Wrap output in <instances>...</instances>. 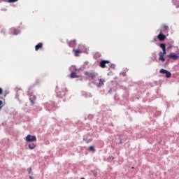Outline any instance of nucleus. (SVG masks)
<instances>
[{"mask_svg":"<svg viewBox=\"0 0 179 179\" xmlns=\"http://www.w3.org/2000/svg\"><path fill=\"white\" fill-rule=\"evenodd\" d=\"M1 33H3V34H5V31H1Z\"/></svg>","mask_w":179,"mask_h":179,"instance_id":"27","label":"nucleus"},{"mask_svg":"<svg viewBox=\"0 0 179 179\" xmlns=\"http://www.w3.org/2000/svg\"><path fill=\"white\" fill-rule=\"evenodd\" d=\"M93 176L94 177H97V172L93 171Z\"/></svg>","mask_w":179,"mask_h":179,"instance_id":"23","label":"nucleus"},{"mask_svg":"<svg viewBox=\"0 0 179 179\" xmlns=\"http://www.w3.org/2000/svg\"><path fill=\"white\" fill-rule=\"evenodd\" d=\"M106 64H110V62L108 61V60H102L101 62H100V66L101 68H104L106 66Z\"/></svg>","mask_w":179,"mask_h":179,"instance_id":"7","label":"nucleus"},{"mask_svg":"<svg viewBox=\"0 0 179 179\" xmlns=\"http://www.w3.org/2000/svg\"><path fill=\"white\" fill-rule=\"evenodd\" d=\"M36 146H37V145H36L34 143H29L28 145V148L31 149V150H33V149H36Z\"/></svg>","mask_w":179,"mask_h":179,"instance_id":"12","label":"nucleus"},{"mask_svg":"<svg viewBox=\"0 0 179 179\" xmlns=\"http://www.w3.org/2000/svg\"><path fill=\"white\" fill-rule=\"evenodd\" d=\"M43 49V43H39L35 46V51Z\"/></svg>","mask_w":179,"mask_h":179,"instance_id":"9","label":"nucleus"},{"mask_svg":"<svg viewBox=\"0 0 179 179\" xmlns=\"http://www.w3.org/2000/svg\"><path fill=\"white\" fill-rule=\"evenodd\" d=\"M157 38L158 40H159V41H164V40H166V36L164 34L160 33L158 36H157Z\"/></svg>","mask_w":179,"mask_h":179,"instance_id":"6","label":"nucleus"},{"mask_svg":"<svg viewBox=\"0 0 179 179\" xmlns=\"http://www.w3.org/2000/svg\"><path fill=\"white\" fill-rule=\"evenodd\" d=\"M85 76L87 78H91V79L94 80L96 77L98 76L97 73L94 72V71L91 70L90 71H85L84 73Z\"/></svg>","mask_w":179,"mask_h":179,"instance_id":"1","label":"nucleus"},{"mask_svg":"<svg viewBox=\"0 0 179 179\" xmlns=\"http://www.w3.org/2000/svg\"><path fill=\"white\" fill-rule=\"evenodd\" d=\"M159 47H161V48L162 49L163 52H164V54H166V44L165 43H161L159 45Z\"/></svg>","mask_w":179,"mask_h":179,"instance_id":"13","label":"nucleus"},{"mask_svg":"<svg viewBox=\"0 0 179 179\" xmlns=\"http://www.w3.org/2000/svg\"><path fill=\"white\" fill-rule=\"evenodd\" d=\"M88 150H90V152H96V150L94 149V146L93 145L90 146Z\"/></svg>","mask_w":179,"mask_h":179,"instance_id":"16","label":"nucleus"},{"mask_svg":"<svg viewBox=\"0 0 179 179\" xmlns=\"http://www.w3.org/2000/svg\"><path fill=\"white\" fill-rule=\"evenodd\" d=\"M25 141L26 142H36V141H37V138L36 136L28 134L25 138Z\"/></svg>","mask_w":179,"mask_h":179,"instance_id":"2","label":"nucleus"},{"mask_svg":"<svg viewBox=\"0 0 179 179\" xmlns=\"http://www.w3.org/2000/svg\"><path fill=\"white\" fill-rule=\"evenodd\" d=\"M161 29L162 31H164V33H168L169 31V27L166 24H163Z\"/></svg>","mask_w":179,"mask_h":179,"instance_id":"8","label":"nucleus"},{"mask_svg":"<svg viewBox=\"0 0 179 179\" xmlns=\"http://www.w3.org/2000/svg\"><path fill=\"white\" fill-rule=\"evenodd\" d=\"M169 57H170V58H172L173 59H174V60H176V59H178V58H179V54L178 53V54H175V55H169Z\"/></svg>","mask_w":179,"mask_h":179,"instance_id":"11","label":"nucleus"},{"mask_svg":"<svg viewBox=\"0 0 179 179\" xmlns=\"http://www.w3.org/2000/svg\"><path fill=\"white\" fill-rule=\"evenodd\" d=\"M164 55H166V53H164V52H159V61H162V62H164V61H166V59H164Z\"/></svg>","mask_w":179,"mask_h":179,"instance_id":"4","label":"nucleus"},{"mask_svg":"<svg viewBox=\"0 0 179 179\" xmlns=\"http://www.w3.org/2000/svg\"><path fill=\"white\" fill-rule=\"evenodd\" d=\"M68 44H69V47L73 48L75 47V45H76V40L71 41L68 43Z\"/></svg>","mask_w":179,"mask_h":179,"instance_id":"10","label":"nucleus"},{"mask_svg":"<svg viewBox=\"0 0 179 179\" xmlns=\"http://www.w3.org/2000/svg\"><path fill=\"white\" fill-rule=\"evenodd\" d=\"M65 92H68V90H66V88H64V90L62 91V96H65Z\"/></svg>","mask_w":179,"mask_h":179,"instance_id":"19","label":"nucleus"},{"mask_svg":"<svg viewBox=\"0 0 179 179\" xmlns=\"http://www.w3.org/2000/svg\"><path fill=\"white\" fill-rule=\"evenodd\" d=\"M57 96H59V97H61V92H57Z\"/></svg>","mask_w":179,"mask_h":179,"instance_id":"25","label":"nucleus"},{"mask_svg":"<svg viewBox=\"0 0 179 179\" xmlns=\"http://www.w3.org/2000/svg\"><path fill=\"white\" fill-rule=\"evenodd\" d=\"M70 78H71V79H74L75 78H79V76L76 75V73L72 72L70 75Z\"/></svg>","mask_w":179,"mask_h":179,"instance_id":"14","label":"nucleus"},{"mask_svg":"<svg viewBox=\"0 0 179 179\" xmlns=\"http://www.w3.org/2000/svg\"><path fill=\"white\" fill-rule=\"evenodd\" d=\"M165 75L166 78H171V73L169 71H167L166 73H165Z\"/></svg>","mask_w":179,"mask_h":179,"instance_id":"15","label":"nucleus"},{"mask_svg":"<svg viewBox=\"0 0 179 179\" xmlns=\"http://www.w3.org/2000/svg\"><path fill=\"white\" fill-rule=\"evenodd\" d=\"M14 34H17V33H15V32Z\"/></svg>","mask_w":179,"mask_h":179,"instance_id":"28","label":"nucleus"},{"mask_svg":"<svg viewBox=\"0 0 179 179\" xmlns=\"http://www.w3.org/2000/svg\"><path fill=\"white\" fill-rule=\"evenodd\" d=\"M27 171H28L29 174H31V168H28Z\"/></svg>","mask_w":179,"mask_h":179,"instance_id":"21","label":"nucleus"},{"mask_svg":"<svg viewBox=\"0 0 179 179\" xmlns=\"http://www.w3.org/2000/svg\"><path fill=\"white\" fill-rule=\"evenodd\" d=\"M3 101H0V110L1 108H2V107H3Z\"/></svg>","mask_w":179,"mask_h":179,"instance_id":"22","label":"nucleus"},{"mask_svg":"<svg viewBox=\"0 0 179 179\" xmlns=\"http://www.w3.org/2000/svg\"><path fill=\"white\" fill-rule=\"evenodd\" d=\"M31 103L32 104V106H34V100L31 99V98L29 99Z\"/></svg>","mask_w":179,"mask_h":179,"instance_id":"20","label":"nucleus"},{"mask_svg":"<svg viewBox=\"0 0 179 179\" xmlns=\"http://www.w3.org/2000/svg\"><path fill=\"white\" fill-rule=\"evenodd\" d=\"M104 82H106L105 79H99V83H96V86H97V87H101V86H104Z\"/></svg>","mask_w":179,"mask_h":179,"instance_id":"3","label":"nucleus"},{"mask_svg":"<svg viewBox=\"0 0 179 179\" xmlns=\"http://www.w3.org/2000/svg\"><path fill=\"white\" fill-rule=\"evenodd\" d=\"M159 72H160V73H163V74H165L166 75V73H167V70H165V69H161L160 71H159Z\"/></svg>","mask_w":179,"mask_h":179,"instance_id":"17","label":"nucleus"},{"mask_svg":"<svg viewBox=\"0 0 179 179\" xmlns=\"http://www.w3.org/2000/svg\"><path fill=\"white\" fill-rule=\"evenodd\" d=\"M29 179H34V178H33V176H29Z\"/></svg>","mask_w":179,"mask_h":179,"instance_id":"26","label":"nucleus"},{"mask_svg":"<svg viewBox=\"0 0 179 179\" xmlns=\"http://www.w3.org/2000/svg\"><path fill=\"white\" fill-rule=\"evenodd\" d=\"M73 52H74L75 57H79V54H82V50L80 49H73Z\"/></svg>","mask_w":179,"mask_h":179,"instance_id":"5","label":"nucleus"},{"mask_svg":"<svg viewBox=\"0 0 179 179\" xmlns=\"http://www.w3.org/2000/svg\"><path fill=\"white\" fill-rule=\"evenodd\" d=\"M3 92L2 88H0V94H2Z\"/></svg>","mask_w":179,"mask_h":179,"instance_id":"24","label":"nucleus"},{"mask_svg":"<svg viewBox=\"0 0 179 179\" xmlns=\"http://www.w3.org/2000/svg\"><path fill=\"white\" fill-rule=\"evenodd\" d=\"M19 0H8L9 3H15V2H17Z\"/></svg>","mask_w":179,"mask_h":179,"instance_id":"18","label":"nucleus"}]
</instances>
